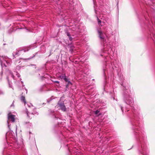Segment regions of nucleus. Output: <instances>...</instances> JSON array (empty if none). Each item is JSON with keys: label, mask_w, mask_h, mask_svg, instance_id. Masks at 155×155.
Here are the masks:
<instances>
[{"label": "nucleus", "mask_w": 155, "mask_h": 155, "mask_svg": "<svg viewBox=\"0 0 155 155\" xmlns=\"http://www.w3.org/2000/svg\"><path fill=\"white\" fill-rule=\"evenodd\" d=\"M8 85H9V87L11 88H12L13 90H14V88L12 86V85L10 83V82L8 81Z\"/></svg>", "instance_id": "nucleus-11"}, {"label": "nucleus", "mask_w": 155, "mask_h": 155, "mask_svg": "<svg viewBox=\"0 0 155 155\" xmlns=\"http://www.w3.org/2000/svg\"><path fill=\"white\" fill-rule=\"evenodd\" d=\"M69 40L71 41H72L73 39L72 38L71 36L69 37Z\"/></svg>", "instance_id": "nucleus-16"}, {"label": "nucleus", "mask_w": 155, "mask_h": 155, "mask_svg": "<svg viewBox=\"0 0 155 155\" xmlns=\"http://www.w3.org/2000/svg\"><path fill=\"white\" fill-rule=\"evenodd\" d=\"M16 75L17 76V77L18 78H19L20 77V75L19 74H18V73H16Z\"/></svg>", "instance_id": "nucleus-15"}, {"label": "nucleus", "mask_w": 155, "mask_h": 155, "mask_svg": "<svg viewBox=\"0 0 155 155\" xmlns=\"http://www.w3.org/2000/svg\"><path fill=\"white\" fill-rule=\"evenodd\" d=\"M25 112L26 114L27 115L28 117V118L30 119L31 118H30V115L36 114H37L35 110H34V111L33 112H31V113H29V112L26 109Z\"/></svg>", "instance_id": "nucleus-7"}, {"label": "nucleus", "mask_w": 155, "mask_h": 155, "mask_svg": "<svg viewBox=\"0 0 155 155\" xmlns=\"http://www.w3.org/2000/svg\"><path fill=\"white\" fill-rule=\"evenodd\" d=\"M20 100L21 102L24 104L25 106H26V104H27V106L29 107H30L31 106V109H33L34 108H35L33 106L31 105V104H28L27 103L26 99H25V97L24 96H21V97Z\"/></svg>", "instance_id": "nucleus-3"}, {"label": "nucleus", "mask_w": 155, "mask_h": 155, "mask_svg": "<svg viewBox=\"0 0 155 155\" xmlns=\"http://www.w3.org/2000/svg\"><path fill=\"white\" fill-rule=\"evenodd\" d=\"M12 106V104L11 105V106Z\"/></svg>", "instance_id": "nucleus-25"}, {"label": "nucleus", "mask_w": 155, "mask_h": 155, "mask_svg": "<svg viewBox=\"0 0 155 155\" xmlns=\"http://www.w3.org/2000/svg\"><path fill=\"white\" fill-rule=\"evenodd\" d=\"M0 63L2 67H7L10 66L12 63V61L8 60L7 58L0 56Z\"/></svg>", "instance_id": "nucleus-1"}, {"label": "nucleus", "mask_w": 155, "mask_h": 155, "mask_svg": "<svg viewBox=\"0 0 155 155\" xmlns=\"http://www.w3.org/2000/svg\"><path fill=\"white\" fill-rule=\"evenodd\" d=\"M67 36H68L69 37L71 36L70 34L69 33H67Z\"/></svg>", "instance_id": "nucleus-18"}, {"label": "nucleus", "mask_w": 155, "mask_h": 155, "mask_svg": "<svg viewBox=\"0 0 155 155\" xmlns=\"http://www.w3.org/2000/svg\"><path fill=\"white\" fill-rule=\"evenodd\" d=\"M32 58H28L27 59H25V60H29L31 59Z\"/></svg>", "instance_id": "nucleus-22"}, {"label": "nucleus", "mask_w": 155, "mask_h": 155, "mask_svg": "<svg viewBox=\"0 0 155 155\" xmlns=\"http://www.w3.org/2000/svg\"><path fill=\"white\" fill-rule=\"evenodd\" d=\"M25 91H26V94H27V92H28V90L27 89H26L25 88Z\"/></svg>", "instance_id": "nucleus-20"}, {"label": "nucleus", "mask_w": 155, "mask_h": 155, "mask_svg": "<svg viewBox=\"0 0 155 155\" xmlns=\"http://www.w3.org/2000/svg\"><path fill=\"white\" fill-rule=\"evenodd\" d=\"M63 79L65 81H66V82H68V84L67 85H66L67 87L68 86V85H69V84H71V82L70 81H68L67 78H66V77H64V78H63Z\"/></svg>", "instance_id": "nucleus-10"}, {"label": "nucleus", "mask_w": 155, "mask_h": 155, "mask_svg": "<svg viewBox=\"0 0 155 155\" xmlns=\"http://www.w3.org/2000/svg\"><path fill=\"white\" fill-rule=\"evenodd\" d=\"M38 27H34L32 28L31 30V31L34 33H35L38 32Z\"/></svg>", "instance_id": "nucleus-9"}, {"label": "nucleus", "mask_w": 155, "mask_h": 155, "mask_svg": "<svg viewBox=\"0 0 155 155\" xmlns=\"http://www.w3.org/2000/svg\"><path fill=\"white\" fill-rule=\"evenodd\" d=\"M12 77L14 79V76L13 75V74H12Z\"/></svg>", "instance_id": "nucleus-21"}, {"label": "nucleus", "mask_w": 155, "mask_h": 155, "mask_svg": "<svg viewBox=\"0 0 155 155\" xmlns=\"http://www.w3.org/2000/svg\"><path fill=\"white\" fill-rule=\"evenodd\" d=\"M64 77H66V76H65V75H64V76H61V78L62 79H63V78H64Z\"/></svg>", "instance_id": "nucleus-19"}, {"label": "nucleus", "mask_w": 155, "mask_h": 155, "mask_svg": "<svg viewBox=\"0 0 155 155\" xmlns=\"http://www.w3.org/2000/svg\"><path fill=\"white\" fill-rule=\"evenodd\" d=\"M7 122H8V121H7Z\"/></svg>", "instance_id": "nucleus-26"}, {"label": "nucleus", "mask_w": 155, "mask_h": 155, "mask_svg": "<svg viewBox=\"0 0 155 155\" xmlns=\"http://www.w3.org/2000/svg\"><path fill=\"white\" fill-rule=\"evenodd\" d=\"M99 112V111L97 110L95 112V114H97Z\"/></svg>", "instance_id": "nucleus-13"}, {"label": "nucleus", "mask_w": 155, "mask_h": 155, "mask_svg": "<svg viewBox=\"0 0 155 155\" xmlns=\"http://www.w3.org/2000/svg\"><path fill=\"white\" fill-rule=\"evenodd\" d=\"M12 132H11L7 133L6 134V138H7L8 137V136L9 137L12 138Z\"/></svg>", "instance_id": "nucleus-8"}, {"label": "nucleus", "mask_w": 155, "mask_h": 155, "mask_svg": "<svg viewBox=\"0 0 155 155\" xmlns=\"http://www.w3.org/2000/svg\"><path fill=\"white\" fill-rule=\"evenodd\" d=\"M15 116L11 114H8V119L9 120L13 122L15 121Z\"/></svg>", "instance_id": "nucleus-6"}, {"label": "nucleus", "mask_w": 155, "mask_h": 155, "mask_svg": "<svg viewBox=\"0 0 155 155\" xmlns=\"http://www.w3.org/2000/svg\"><path fill=\"white\" fill-rule=\"evenodd\" d=\"M58 107H59L60 108L59 109H61L63 111H66V109L64 103H58Z\"/></svg>", "instance_id": "nucleus-5"}, {"label": "nucleus", "mask_w": 155, "mask_h": 155, "mask_svg": "<svg viewBox=\"0 0 155 155\" xmlns=\"http://www.w3.org/2000/svg\"><path fill=\"white\" fill-rule=\"evenodd\" d=\"M100 115H101V114H99L98 115V116H99Z\"/></svg>", "instance_id": "nucleus-24"}, {"label": "nucleus", "mask_w": 155, "mask_h": 155, "mask_svg": "<svg viewBox=\"0 0 155 155\" xmlns=\"http://www.w3.org/2000/svg\"><path fill=\"white\" fill-rule=\"evenodd\" d=\"M54 83H57V84H59V82L57 81H54Z\"/></svg>", "instance_id": "nucleus-17"}, {"label": "nucleus", "mask_w": 155, "mask_h": 155, "mask_svg": "<svg viewBox=\"0 0 155 155\" xmlns=\"http://www.w3.org/2000/svg\"><path fill=\"white\" fill-rule=\"evenodd\" d=\"M4 94V91L0 89V95H3Z\"/></svg>", "instance_id": "nucleus-12"}, {"label": "nucleus", "mask_w": 155, "mask_h": 155, "mask_svg": "<svg viewBox=\"0 0 155 155\" xmlns=\"http://www.w3.org/2000/svg\"><path fill=\"white\" fill-rule=\"evenodd\" d=\"M28 123H29V122H25V123L26 124H28Z\"/></svg>", "instance_id": "nucleus-23"}, {"label": "nucleus", "mask_w": 155, "mask_h": 155, "mask_svg": "<svg viewBox=\"0 0 155 155\" xmlns=\"http://www.w3.org/2000/svg\"><path fill=\"white\" fill-rule=\"evenodd\" d=\"M98 32L100 38L104 42H105L106 39L104 38L103 32L101 31L100 29L98 30Z\"/></svg>", "instance_id": "nucleus-4"}, {"label": "nucleus", "mask_w": 155, "mask_h": 155, "mask_svg": "<svg viewBox=\"0 0 155 155\" xmlns=\"http://www.w3.org/2000/svg\"><path fill=\"white\" fill-rule=\"evenodd\" d=\"M97 21H98V23L99 24H100L101 22V20L100 19H99L98 18H97Z\"/></svg>", "instance_id": "nucleus-14"}, {"label": "nucleus", "mask_w": 155, "mask_h": 155, "mask_svg": "<svg viewBox=\"0 0 155 155\" xmlns=\"http://www.w3.org/2000/svg\"><path fill=\"white\" fill-rule=\"evenodd\" d=\"M30 48H28L26 49H18L15 52H14L12 54L13 56L15 57V56H18L20 55L21 54L22 52H26L27 51H28Z\"/></svg>", "instance_id": "nucleus-2"}]
</instances>
